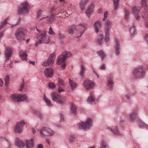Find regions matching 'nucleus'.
Returning a JSON list of instances; mask_svg holds the SVG:
<instances>
[{
    "label": "nucleus",
    "instance_id": "obj_1",
    "mask_svg": "<svg viewBox=\"0 0 148 148\" xmlns=\"http://www.w3.org/2000/svg\"><path fill=\"white\" fill-rule=\"evenodd\" d=\"M87 27V25L84 23L80 24L76 26L73 25L69 27L68 32L70 34H73L74 33V30L75 29L77 31L76 33L78 37H80L82 35Z\"/></svg>",
    "mask_w": 148,
    "mask_h": 148
},
{
    "label": "nucleus",
    "instance_id": "obj_2",
    "mask_svg": "<svg viewBox=\"0 0 148 148\" xmlns=\"http://www.w3.org/2000/svg\"><path fill=\"white\" fill-rule=\"evenodd\" d=\"M51 96L53 101L60 104L64 103L66 100V98L65 96L58 94L55 92H53L51 93Z\"/></svg>",
    "mask_w": 148,
    "mask_h": 148
},
{
    "label": "nucleus",
    "instance_id": "obj_3",
    "mask_svg": "<svg viewBox=\"0 0 148 148\" xmlns=\"http://www.w3.org/2000/svg\"><path fill=\"white\" fill-rule=\"evenodd\" d=\"M46 32L45 30L42 31V33L38 37L39 39L36 43L35 46H38L41 43H47L49 42L50 39L49 37L46 36Z\"/></svg>",
    "mask_w": 148,
    "mask_h": 148
},
{
    "label": "nucleus",
    "instance_id": "obj_4",
    "mask_svg": "<svg viewBox=\"0 0 148 148\" xmlns=\"http://www.w3.org/2000/svg\"><path fill=\"white\" fill-rule=\"evenodd\" d=\"M27 30L25 28L21 27L19 28L15 34V37L16 40L18 42H21L24 40L25 36Z\"/></svg>",
    "mask_w": 148,
    "mask_h": 148
},
{
    "label": "nucleus",
    "instance_id": "obj_5",
    "mask_svg": "<svg viewBox=\"0 0 148 148\" xmlns=\"http://www.w3.org/2000/svg\"><path fill=\"white\" fill-rule=\"evenodd\" d=\"M11 97L13 101L18 102L28 101L27 97L25 95L14 94L12 95L11 96Z\"/></svg>",
    "mask_w": 148,
    "mask_h": 148
},
{
    "label": "nucleus",
    "instance_id": "obj_6",
    "mask_svg": "<svg viewBox=\"0 0 148 148\" xmlns=\"http://www.w3.org/2000/svg\"><path fill=\"white\" fill-rule=\"evenodd\" d=\"M28 4L26 1L22 3L18 9V13L20 14H25L28 12Z\"/></svg>",
    "mask_w": 148,
    "mask_h": 148
},
{
    "label": "nucleus",
    "instance_id": "obj_7",
    "mask_svg": "<svg viewBox=\"0 0 148 148\" xmlns=\"http://www.w3.org/2000/svg\"><path fill=\"white\" fill-rule=\"evenodd\" d=\"M39 132L40 134L42 136H52L54 133V132L51 129L47 127L41 128Z\"/></svg>",
    "mask_w": 148,
    "mask_h": 148
},
{
    "label": "nucleus",
    "instance_id": "obj_8",
    "mask_svg": "<svg viewBox=\"0 0 148 148\" xmlns=\"http://www.w3.org/2000/svg\"><path fill=\"white\" fill-rule=\"evenodd\" d=\"M92 121L90 119H88L86 122H82L78 124L80 128L86 130L89 129L92 125Z\"/></svg>",
    "mask_w": 148,
    "mask_h": 148
},
{
    "label": "nucleus",
    "instance_id": "obj_9",
    "mask_svg": "<svg viewBox=\"0 0 148 148\" xmlns=\"http://www.w3.org/2000/svg\"><path fill=\"white\" fill-rule=\"evenodd\" d=\"M145 73V71L142 67L135 69L133 72V76L137 78L143 76Z\"/></svg>",
    "mask_w": 148,
    "mask_h": 148
},
{
    "label": "nucleus",
    "instance_id": "obj_10",
    "mask_svg": "<svg viewBox=\"0 0 148 148\" xmlns=\"http://www.w3.org/2000/svg\"><path fill=\"white\" fill-rule=\"evenodd\" d=\"M25 125V122L23 121L17 122L14 127V130L16 133H20L21 132L23 127Z\"/></svg>",
    "mask_w": 148,
    "mask_h": 148
},
{
    "label": "nucleus",
    "instance_id": "obj_11",
    "mask_svg": "<svg viewBox=\"0 0 148 148\" xmlns=\"http://www.w3.org/2000/svg\"><path fill=\"white\" fill-rule=\"evenodd\" d=\"M83 85L86 89L89 90L94 86L95 83L90 80L86 79L84 81Z\"/></svg>",
    "mask_w": 148,
    "mask_h": 148
},
{
    "label": "nucleus",
    "instance_id": "obj_12",
    "mask_svg": "<svg viewBox=\"0 0 148 148\" xmlns=\"http://www.w3.org/2000/svg\"><path fill=\"white\" fill-rule=\"evenodd\" d=\"M140 9V7L137 6L134 7L132 8L133 14L137 20H139L141 18L140 15H139Z\"/></svg>",
    "mask_w": 148,
    "mask_h": 148
},
{
    "label": "nucleus",
    "instance_id": "obj_13",
    "mask_svg": "<svg viewBox=\"0 0 148 148\" xmlns=\"http://www.w3.org/2000/svg\"><path fill=\"white\" fill-rule=\"evenodd\" d=\"M12 52V49L11 47H8L5 48L4 52L5 59L6 61H8Z\"/></svg>",
    "mask_w": 148,
    "mask_h": 148
},
{
    "label": "nucleus",
    "instance_id": "obj_14",
    "mask_svg": "<svg viewBox=\"0 0 148 148\" xmlns=\"http://www.w3.org/2000/svg\"><path fill=\"white\" fill-rule=\"evenodd\" d=\"M55 17L54 15L52 14L50 17L48 16L45 17H44L43 18H41L40 20H41L44 19V20L45 21L46 23H51L55 20Z\"/></svg>",
    "mask_w": 148,
    "mask_h": 148
},
{
    "label": "nucleus",
    "instance_id": "obj_15",
    "mask_svg": "<svg viewBox=\"0 0 148 148\" xmlns=\"http://www.w3.org/2000/svg\"><path fill=\"white\" fill-rule=\"evenodd\" d=\"M44 73L45 75L48 77H51L53 75V69L51 68H46L44 71Z\"/></svg>",
    "mask_w": 148,
    "mask_h": 148
},
{
    "label": "nucleus",
    "instance_id": "obj_16",
    "mask_svg": "<svg viewBox=\"0 0 148 148\" xmlns=\"http://www.w3.org/2000/svg\"><path fill=\"white\" fill-rule=\"evenodd\" d=\"M94 7V4L92 3L90 5L88 9L86 11V14L88 16L89 18H90V16L93 11V9Z\"/></svg>",
    "mask_w": 148,
    "mask_h": 148
},
{
    "label": "nucleus",
    "instance_id": "obj_17",
    "mask_svg": "<svg viewBox=\"0 0 148 148\" xmlns=\"http://www.w3.org/2000/svg\"><path fill=\"white\" fill-rule=\"evenodd\" d=\"M34 141L33 138L30 140L26 141V148H33L34 147Z\"/></svg>",
    "mask_w": 148,
    "mask_h": 148
},
{
    "label": "nucleus",
    "instance_id": "obj_18",
    "mask_svg": "<svg viewBox=\"0 0 148 148\" xmlns=\"http://www.w3.org/2000/svg\"><path fill=\"white\" fill-rule=\"evenodd\" d=\"M112 25L111 22L109 21H106L105 25V32H110Z\"/></svg>",
    "mask_w": 148,
    "mask_h": 148
},
{
    "label": "nucleus",
    "instance_id": "obj_19",
    "mask_svg": "<svg viewBox=\"0 0 148 148\" xmlns=\"http://www.w3.org/2000/svg\"><path fill=\"white\" fill-rule=\"evenodd\" d=\"M108 129L111 131L114 134L116 135H120V133L118 131L116 127H108Z\"/></svg>",
    "mask_w": 148,
    "mask_h": 148
},
{
    "label": "nucleus",
    "instance_id": "obj_20",
    "mask_svg": "<svg viewBox=\"0 0 148 148\" xmlns=\"http://www.w3.org/2000/svg\"><path fill=\"white\" fill-rule=\"evenodd\" d=\"M66 60V58H64V56H63V55L61 54L58 58L57 64L58 65H60L64 62Z\"/></svg>",
    "mask_w": 148,
    "mask_h": 148
},
{
    "label": "nucleus",
    "instance_id": "obj_21",
    "mask_svg": "<svg viewBox=\"0 0 148 148\" xmlns=\"http://www.w3.org/2000/svg\"><path fill=\"white\" fill-rule=\"evenodd\" d=\"M90 96L87 99L88 102L89 103H91L94 102L95 100V95L92 92H90Z\"/></svg>",
    "mask_w": 148,
    "mask_h": 148
},
{
    "label": "nucleus",
    "instance_id": "obj_22",
    "mask_svg": "<svg viewBox=\"0 0 148 148\" xmlns=\"http://www.w3.org/2000/svg\"><path fill=\"white\" fill-rule=\"evenodd\" d=\"M86 71L85 66L83 64H81L80 66V75L82 77L84 76V74Z\"/></svg>",
    "mask_w": 148,
    "mask_h": 148
},
{
    "label": "nucleus",
    "instance_id": "obj_23",
    "mask_svg": "<svg viewBox=\"0 0 148 148\" xmlns=\"http://www.w3.org/2000/svg\"><path fill=\"white\" fill-rule=\"evenodd\" d=\"M88 1V0H82L80 3V7L82 10L83 11L85 10Z\"/></svg>",
    "mask_w": 148,
    "mask_h": 148
},
{
    "label": "nucleus",
    "instance_id": "obj_24",
    "mask_svg": "<svg viewBox=\"0 0 148 148\" xmlns=\"http://www.w3.org/2000/svg\"><path fill=\"white\" fill-rule=\"evenodd\" d=\"M101 22L98 21L95 23L94 27L96 32L97 33L99 32V29L101 28Z\"/></svg>",
    "mask_w": 148,
    "mask_h": 148
},
{
    "label": "nucleus",
    "instance_id": "obj_25",
    "mask_svg": "<svg viewBox=\"0 0 148 148\" xmlns=\"http://www.w3.org/2000/svg\"><path fill=\"white\" fill-rule=\"evenodd\" d=\"M115 49H116V53L117 55H118L119 54V47L120 45L119 43V41L117 39H115Z\"/></svg>",
    "mask_w": 148,
    "mask_h": 148
},
{
    "label": "nucleus",
    "instance_id": "obj_26",
    "mask_svg": "<svg viewBox=\"0 0 148 148\" xmlns=\"http://www.w3.org/2000/svg\"><path fill=\"white\" fill-rule=\"evenodd\" d=\"M19 55L21 58L23 60H26L27 55L25 51L21 50L19 52Z\"/></svg>",
    "mask_w": 148,
    "mask_h": 148
},
{
    "label": "nucleus",
    "instance_id": "obj_27",
    "mask_svg": "<svg viewBox=\"0 0 148 148\" xmlns=\"http://www.w3.org/2000/svg\"><path fill=\"white\" fill-rule=\"evenodd\" d=\"M137 111H133L132 113L130 116V119L132 121H134L136 120L137 116Z\"/></svg>",
    "mask_w": 148,
    "mask_h": 148
},
{
    "label": "nucleus",
    "instance_id": "obj_28",
    "mask_svg": "<svg viewBox=\"0 0 148 148\" xmlns=\"http://www.w3.org/2000/svg\"><path fill=\"white\" fill-rule=\"evenodd\" d=\"M44 99L47 105L51 107L53 106L51 101L48 99L45 96H44Z\"/></svg>",
    "mask_w": 148,
    "mask_h": 148
},
{
    "label": "nucleus",
    "instance_id": "obj_29",
    "mask_svg": "<svg viewBox=\"0 0 148 148\" xmlns=\"http://www.w3.org/2000/svg\"><path fill=\"white\" fill-rule=\"evenodd\" d=\"M114 82L112 78H108V84L110 88L111 89L113 87Z\"/></svg>",
    "mask_w": 148,
    "mask_h": 148
},
{
    "label": "nucleus",
    "instance_id": "obj_30",
    "mask_svg": "<svg viewBox=\"0 0 148 148\" xmlns=\"http://www.w3.org/2000/svg\"><path fill=\"white\" fill-rule=\"evenodd\" d=\"M62 55H63V56H64V58H66H66L70 57L71 56V53L69 51H65L63 52L62 54Z\"/></svg>",
    "mask_w": 148,
    "mask_h": 148
},
{
    "label": "nucleus",
    "instance_id": "obj_31",
    "mask_svg": "<svg viewBox=\"0 0 148 148\" xmlns=\"http://www.w3.org/2000/svg\"><path fill=\"white\" fill-rule=\"evenodd\" d=\"M97 53L99 56L101 58L102 60L104 59V57H106V54L102 50L97 52Z\"/></svg>",
    "mask_w": 148,
    "mask_h": 148
},
{
    "label": "nucleus",
    "instance_id": "obj_32",
    "mask_svg": "<svg viewBox=\"0 0 148 148\" xmlns=\"http://www.w3.org/2000/svg\"><path fill=\"white\" fill-rule=\"evenodd\" d=\"M53 63V62L48 59L47 61L44 62L43 63L42 65L45 66H48L52 64Z\"/></svg>",
    "mask_w": 148,
    "mask_h": 148
},
{
    "label": "nucleus",
    "instance_id": "obj_33",
    "mask_svg": "<svg viewBox=\"0 0 148 148\" xmlns=\"http://www.w3.org/2000/svg\"><path fill=\"white\" fill-rule=\"evenodd\" d=\"M71 112L72 113L76 114L77 113V109L75 106L72 104L71 105Z\"/></svg>",
    "mask_w": 148,
    "mask_h": 148
},
{
    "label": "nucleus",
    "instance_id": "obj_34",
    "mask_svg": "<svg viewBox=\"0 0 148 148\" xmlns=\"http://www.w3.org/2000/svg\"><path fill=\"white\" fill-rule=\"evenodd\" d=\"M7 19L5 20L0 24V30L2 29L3 28L5 27L6 25H7Z\"/></svg>",
    "mask_w": 148,
    "mask_h": 148
},
{
    "label": "nucleus",
    "instance_id": "obj_35",
    "mask_svg": "<svg viewBox=\"0 0 148 148\" xmlns=\"http://www.w3.org/2000/svg\"><path fill=\"white\" fill-rule=\"evenodd\" d=\"M103 36L102 35H100V36L98 37L97 42L99 45H100L102 44L103 41L102 38Z\"/></svg>",
    "mask_w": 148,
    "mask_h": 148
},
{
    "label": "nucleus",
    "instance_id": "obj_36",
    "mask_svg": "<svg viewBox=\"0 0 148 148\" xmlns=\"http://www.w3.org/2000/svg\"><path fill=\"white\" fill-rule=\"evenodd\" d=\"M105 36L104 38V40L106 42H108L109 41L110 38V32H105Z\"/></svg>",
    "mask_w": 148,
    "mask_h": 148
},
{
    "label": "nucleus",
    "instance_id": "obj_37",
    "mask_svg": "<svg viewBox=\"0 0 148 148\" xmlns=\"http://www.w3.org/2000/svg\"><path fill=\"white\" fill-rule=\"evenodd\" d=\"M114 2V9L116 10L118 8V2L119 0H112Z\"/></svg>",
    "mask_w": 148,
    "mask_h": 148
},
{
    "label": "nucleus",
    "instance_id": "obj_38",
    "mask_svg": "<svg viewBox=\"0 0 148 148\" xmlns=\"http://www.w3.org/2000/svg\"><path fill=\"white\" fill-rule=\"evenodd\" d=\"M34 112L35 114L40 118L42 119V114L40 111L38 110H35Z\"/></svg>",
    "mask_w": 148,
    "mask_h": 148
},
{
    "label": "nucleus",
    "instance_id": "obj_39",
    "mask_svg": "<svg viewBox=\"0 0 148 148\" xmlns=\"http://www.w3.org/2000/svg\"><path fill=\"white\" fill-rule=\"evenodd\" d=\"M5 86H7L9 83V75H7L5 78Z\"/></svg>",
    "mask_w": 148,
    "mask_h": 148
},
{
    "label": "nucleus",
    "instance_id": "obj_40",
    "mask_svg": "<svg viewBox=\"0 0 148 148\" xmlns=\"http://www.w3.org/2000/svg\"><path fill=\"white\" fill-rule=\"evenodd\" d=\"M129 12L127 9H125V16L124 19L126 20L128 19L129 17Z\"/></svg>",
    "mask_w": 148,
    "mask_h": 148
},
{
    "label": "nucleus",
    "instance_id": "obj_41",
    "mask_svg": "<svg viewBox=\"0 0 148 148\" xmlns=\"http://www.w3.org/2000/svg\"><path fill=\"white\" fill-rule=\"evenodd\" d=\"M56 56L54 54H51L50 55L49 57V59L50 61H51L53 62H54V61L55 60Z\"/></svg>",
    "mask_w": 148,
    "mask_h": 148
},
{
    "label": "nucleus",
    "instance_id": "obj_42",
    "mask_svg": "<svg viewBox=\"0 0 148 148\" xmlns=\"http://www.w3.org/2000/svg\"><path fill=\"white\" fill-rule=\"evenodd\" d=\"M4 148H10L11 145L10 143L8 141H6L4 144Z\"/></svg>",
    "mask_w": 148,
    "mask_h": 148
},
{
    "label": "nucleus",
    "instance_id": "obj_43",
    "mask_svg": "<svg viewBox=\"0 0 148 148\" xmlns=\"http://www.w3.org/2000/svg\"><path fill=\"white\" fill-rule=\"evenodd\" d=\"M130 32L131 33L132 36L134 34H135L136 33L135 28L134 26L132 27L130 29Z\"/></svg>",
    "mask_w": 148,
    "mask_h": 148
},
{
    "label": "nucleus",
    "instance_id": "obj_44",
    "mask_svg": "<svg viewBox=\"0 0 148 148\" xmlns=\"http://www.w3.org/2000/svg\"><path fill=\"white\" fill-rule=\"evenodd\" d=\"M101 144L102 146L100 147V148H106L108 147L107 144L105 141H102Z\"/></svg>",
    "mask_w": 148,
    "mask_h": 148
},
{
    "label": "nucleus",
    "instance_id": "obj_45",
    "mask_svg": "<svg viewBox=\"0 0 148 148\" xmlns=\"http://www.w3.org/2000/svg\"><path fill=\"white\" fill-rule=\"evenodd\" d=\"M69 83L72 88H75L77 86V84L75 83L72 82L70 79H69Z\"/></svg>",
    "mask_w": 148,
    "mask_h": 148
},
{
    "label": "nucleus",
    "instance_id": "obj_46",
    "mask_svg": "<svg viewBox=\"0 0 148 148\" xmlns=\"http://www.w3.org/2000/svg\"><path fill=\"white\" fill-rule=\"evenodd\" d=\"M141 4L142 6L145 7V9L146 7H148L147 6V0H141Z\"/></svg>",
    "mask_w": 148,
    "mask_h": 148
},
{
    "label": "nucleus",
    "instance_id": "obj_47",
    "mask_svg": "<svg viewBox=\"0 0 148 148\" xmlns=\"http://www.w3.org/2000/svg\"><path fill=\"white\" fill-rule=\"evenodd\" d=\"M48 33L49 34L51 35H56V34L53 31L52 28L51 27H50L49 28Z\"/></svg>",
    "mask_w": 148,
    "mask_h": 148
},
{
    "label": "nucleus",
    "instance_id": "obj_48",
    "mask_svg": "<svg viewBox=\"0 0 148 148\" xmlns=\"http://www.w3.org/2000/svg\"><path fill=\"white\" fill-rule=\"evenodd\" d=\"M69 140L71 142L74 141L75 140V137L73 135L69 136Z\"/></svg>",
    "mask_w": 148,
    "mask_h": 148
},
{
    "label": "nucleus",
    "instance_id": "obj_49",
    "mask_svg": "<svg viewBox=\"0 0 148 148\" xmlns=\"http://www.w3.org/2000/svg\"><path fill=\"white\" fill-rule=\"evenodd\" d=\"M64 81L60 79H59L58 80V84L59 86H63L64 85Z\"/></svg>",
    "mask_w": 148,
    "mask_h": 148
},
{
    "label": "nucleus",
    "instance_id": "obj_50",
    "mask_svg": "<svg viewBox=\"0 0 148 148\" xmlns=\"http://www.w3.org/2000/svg\"><path fill=\"white\" fill-rule=\"evenodd\" d=\"M55 15H58V16H57V17L61 18H64V17L63 16H62V13L61 12H60L58 13H57L56 12Z\"/></svg>",
    "mask_w": 148,
    "mask_h": 148
},
{
    "label": "nucleus",
    "instance_id": "obj_51",
    "mask_svg": "<svg viewBox=\"0 0 148 148\" xmlns=\"http://www.w3.org/2000/svg\"><path fill=\"white\" fill-rule=\"evenodd\" d=\"M49 87L52 89H53L56 87V86L53 83H50L49 84Z\"/></svg>",
    "mask_w": 148,
    "mask_h": 148
},
{
    "label": "nucleus",
    "instance_id": "obj_52",
    "mask_svg": "<svg viewBox=\"0 0 148 148\" xmlns=\"http://www.w3.org/2000/svg\"><path fill=\"white\" fill-rule=\"evenodd\" d=\"M56 10V8L55 7H53L49 9V12L51 14L53 13V12Z\"/></svg>",
    "mask_w": 148,
    "mask_h": 148
},
{
    "label": "nucleus",
    "instance_id": "obj_53",
    "mask_svg": "<svg viewBox=\"0 0 148 148\" xmlns=\"http://www.w3.org/2000/svg\"><path fill=\"white\" fill-rule=\"evenodd\" d=\"M24 81H23L22 82L20 86V88L19 89V90L20 91H21L24 88Z\"/></svg>",
    "mask_w": 148,
    "mask_h": 148
},
{
    "label": "nucleus",
    "instance_id": "obj_54",
    "mask_svg": "<svg viewBox=\"0 0 148 148\" xmlns=\"http://www.w3.org/2000/svg\"><path fill=\"white\" fill-rule=\"evenodd\" d=\"M108 15V12L107 11H106L104 14V18L103 19V21L105 20L106 19Z\"/></svg>",
    "mask_w": 148,
    "mask_h": 148
},
{
    "label": "nucleus",
    "instance_id": "obj_55",
    "mask_svg": "<svg viewBox=\"0 0 148 148\" xmlns=\"http://www.w3.org/2000/svg\"><path fill=\"white\" fill-rule=\"evenodd\" d=\"M19 144H19L18 145L20 148H21L22 147H24L25 146V144L22 141H21V142H19Z\"/></svg>",
    "mask_w": 148,
    "mask_h": 148
},
{
    "label": "nucleus",
    "instance_id": "obj_56",
    "mask_svg": "<svg viewBox=\"0 0 148 148\" xmlns=\"http://www.w3.org/2000/svg\"><path fill=\"white\" fill-rule=\"evenodd\" d=\"M59 39L60 40H61L63 39L64 38H65V37L63 35L61 34H59Z\"/></svg>",
    "mask_w": 148,
    "mask_h": 148
},
{
    "label": "nucleus",
    "instance_id": "obj_57",
    "mask_svg": "<svg viewBox=\"0 0 148 148\" xmlns=\"http://www.w3.org/2000/svg\"><path fill=\"white\" fill-rule=\"evenodd\" d=\"M42 13V11L41 10H39L37 12V15L38 16H40Z\"/></svg>",
    "mask_w": 148,
    "mask_h": 148
},
{
    "label": "nucleus",
    "instance_id": "obj_58",
    "mask_svg": "<svg viewBox=\"0 0 148 148\" xmlns=\"http://www.w3.org/2000/svg\"><path fill=\"white\" fill-rule=\"evenodd\" d=\"M64 91V89H63L62 87H59L58 88V92H61L62 91Z\"/></svg>",
    "mask_w": 148,
    "mask_h": 148
},
{
    "label": "nucleus",
    "instance_id": "obj_59",
    "mask_svg": "<svg viewBox=\"0 0 148 148\" xmlns=\"http://www.w3.org/2000/svg\"><path fill=\"white\" fill-rule=\"evenodd\" d=\"M61 65V67L63 69H64L65 66H66V64L64 63V62H63L62 63V64Z\"/></svg>",
    "mask_w": 148,
    "mask_h": 148
},
{
    "label": "nucleus",
    "instance_id": "obj_60",
    "mask_svg": "<svg viewBox=\"0 0 148 148\" xmlns=\"http://www.w3.org/2000/svg\"><path fill=\"white\" fill-rule=\"evenodd\" d=\"M3 82L2 80L0 78V86L2 87L3 86Z\"/></svg>",
    "mask_w": 148,
    "mask_h": 148
},
{
    "label": "nucleus",
    "instance_id": "obj_61",
    "mask_svg": "<svg viewBox=\"0 0 148 148\" xmlns=\"http://www.w3.org/2000/svg\"><path fill=\"white\" fill-rule=\"evenodd\" d=\"M103 11V10L102 9V8H99L98 10V13L99 14L101 13H102Z\"/></svg>",
    "mask_w": 148,
    "mask_h": 148
},
{
    "label": "nucleus",
    "instance_id": "obj_62",
    "mask_svg": "<svg viewBox=\"0 0 148 148\" xmlns=\"http://www.w3.org/2000/svg\"><path fill=\"white\" fill-rule=\"evenodd\" d=\"M37 148H43V145L42 144H38L37 146Z\"/></svg>",
    "mask_w": 148,
    "mask_h": 148
},
{
    "label": "nucleus",
    "instance_id": "obj_63",
    "mask_svg": "<svg viewBox=\"0 0 148 148\" xmlns=\"http://www.w3.org/2000/svg\"><path fill=\"white\" fill-rule=\"evenodd\" d=\"M60 120L61 121H62L64 119V116L61 113H60Z\"/></svg>",
    "mask_w": 148,
    "mask_h": 148
},
{
    "label": "nucleus",
    "instance_id": "obj_64",
    "mask_svg": "<svg viewBox=\"0 0 148 148\" xmlns=\"http://www.w3.org/2000/svg\"><path fill=\"white\" fill-rule=\"evenodd\" d=\"M29 63L30 64H32L34 65H35V62L34 61H29Z\"/></svg>",
    "mask_w": 148,
    "mask_h": 148
}]
</instances>
